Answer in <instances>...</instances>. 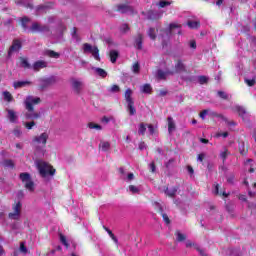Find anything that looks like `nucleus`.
Wrapping results in <instances>:
<instances>
[{
    "label": "nucleus",
    "mask_w": 256,
    "mask_h": 256,
    "mask_svg": "<svg viewBox=\"0 0 256 256\" xmlns=\"http://www.w3.org/2000/svg\"><path fill=\"white\" fill-rule=\"evenodd\" d=\"M32 33H49V26L34 22L30 28Z\"/></svg>",
    "instance_id": "11"
},
{
    "label": "nucleus",
    "mask_w": 256,
    "mask_h": 256,
    "mask_svg": "<svg viewBox=\"0 0 256 256\" xmlns=\"http://www.w3.org/2000/svg\"><path fill=\"white\" fill-rule=\"evenodd\" d=\"M238 115L242 117V119L245 121L247 119V111H245V108L238 106L237 108Z\"/></svg>",
    "instance_id": "28"
},
{
    "label": "nucleus",
    "mask_w": 256,
    "mask_h": 256,
    "mask_svg": "<svg viewBox=\"0 0 256 256\" xmlns=\"http://www.w3.org/2000/svg\"><path fill=\"white\" fill-rule=\"evenodd\" d=\"M21 66L24 67V69H31V64H29V61L25 58H20Z\"/></svg>",
    "instance_id": "36"
},
{
    "label": "nucleus",
    "mask_w": 256,
    "mask_h": 256,
    "mask_svg": "<svg viewBox=\"0 0 256 256\" xmlns=\"http://www.w3.org/2000/svg\"><path fill=\"white\" fill-rule=\"evenodd\" d=\"M71 85H72V89L76 93V95L81 94V91H83V81L76 79V78H72Z\"/></svg>",
    "instance_id": "12"
},
{
    "label": "nucleus",
    "mask_w": 256,
    "mask_h": 256,
    "mask_svg": "<svg viewBox=\"0 0 256 256\" xmlns=\"http://www.w3.org/2000/svg\"><path fill=\"white\" fill-rule=\"evenodd\" d=\"M92 69L96 75H99V77H107V71L103 70V68L93 67Z\"/></svg>",
    "instance_id": "24"
},
{
    "label": "nucleus",
    "mask_w": 256,
    "mask_h": 256,
    "mask_svg": "<svg viewBox=\"0 0 256 256\" xmlns=\"http://www.w3.org/2000/svg\"><path fill=\"white\" fill-rule=\"evenodd\" d=\"M19 49H21V42L19 40H15L8 51V55L11 57V54L17 53Z\"/></svg>",
    "instance_id": "17"
},
{
    "label": "nucleus",
    "mask_w": 256,
    "mask_h": 256,
    "mask_svg": "<svg viewBox=\"0 0 256 256\" xmlns=\"http://www.w3.org/2000/svg\"><path fill=\"white\" fill-rule=\"evenodd\" d=\"M23 211V204L21 202H15L12 205V210L8 214V218L12 221H19L21 219V212Z\"/></svg>",
    "instance_id": "5"
},
{
    "label": "nucleus",
    "mask_w": 256,
    "mask_h": 256,
    "mask_svg": "<svg viewBox=\"0 0 256 256\" xmlns=\"http://www.w3.org/2000/svg\"><path fill=\"white\" fill-rule=\"evenodd\" d=\"M27 85H31L30 81H17L14 82L13 87L14 89H21V87H27Z\"/></svg>",
    "instance_id": "22"
},
{
    "label": "nucleus",
    "mask_w": 256,
    "mask_h": 256,
    "mask_svg": "<svg viewBox=\"0 0 256 256\" xmlns=\"http://www.w3.org/2000/svg\"><path fill=\"white\" fill-rule=\"evenodd\" d=\"M218 97H220L221 99H229V95H227V93L223 91L218 92Z\"/></svg>",
    "instance_id": "52"
},
{
    "label": "nucleus",
    "mask_w": 256,
    "mask_h": 256,
    "mask_svg": "<svg viewBox=\"0 0 256 256\" xmlns=\"http://www.w3.org/2000/svg\"><path fill=\"white\" fill-rule=\"evenodd\" d=\"M216 137H223L224 139L229 137V133L228 132H218L216 133Z\"/></svg>",
    "instance_id": "53"
},
{
    "label": "nucleus",
    "mask_w": 256,
    "mask_h": 256,
    "mask_svg": "<svg viewBox=\"0 0 256 256\" xmlns=\"http://www.w3.org/2000/svg\"><path fill=\"white\" fill-rule=\"evenodd\" d=\"M20 179L24 185V187L28 191H35V182L31 179V175L29 173H21Z\"/></svg>",
    "instance_id": "6"
},
{
    "label": "nucleus",
    "mask_w": 256,
    "mask_h": 256,
    "mask_svg": "<svg viewBox=\"0 0 256 256\" xmlns=\"http://www.w3.org/2000/svg\"><path fill=\"white\" fill-rule=\"evenodd\" d=\"M45 67H47V62L43 60L36 61L32 66L35 71H41V69H45Z\"/></svg>",
    "instance_id": "18"
},
{
    "label": "nucleus",
    "mask_w": 256,
    "mask_h": 256,
    "mask_svg": "<svg viewBox=\"0 0 256 256\" xmlns=\"http://www.w3.org/2000/svg\"><path fill=\"white\" fill-rule=\"evenodd\" d=\"M41 103V98L37 96H27L24 100L25 109L27 112L25 113L26 119H39L41 117V113L36 112L33 105H39Z\"/></svg>",
    "instance_id": "1"
},
{
    "label": "nucleus",
    "mask_w": 256,
    "mask_h": 256,
    "mask_svg": "<svg viewBox=\"0 0 256 256\" xmlns=\"http://www.w3.org/2000/svg\"><path fill=\"white\" fill-rule=\"evenodd\" d=\"M148 131L150 133V135H153V133H155V128H153V125H148Z\"/></svg>",
    "instance_id": "64"
},
{
    "label": "nucleus",
    "mask_w": 256,
    "mask_h": 256,
    "mask_svg": "<svg viewBox=\"0 0 256 256\" xmlns=\"http://www.w3.org/2000/svg\"><path fill=\"white\" fill-rule=\"evenodd\" d=\"M133 95V90L132 89H127L125 92V100L126 103L128 105V111L130 115H135V113H137V111L135 110L134 102H133V98L131 97Z\"/></svg>",
    "instance_id": "8"
},
{
    "label": "nucleus",
    "mask_w": 256,
    "mask_h": 256,
    "mask_svg": "<svg viewBox=\"0 0 256 256\" xmlns=\"http://www.w3.org/2000/svg\"><path fill=\"white\" fill-rule=\"evenodd\" d=\"M111 93H119V86L118 85H113L110 88Z\"/></svg>",
    "instance_id": "57"
},
{
    "label": "nucleus",
    "mask_w": 256,
    "mask_h": 256,
    "mask_svg": "<svg viewBox=\"0 0 256 256\" xmlns=\"http://www.w3.org/2000/svg\"><path fill=\"white\" fill-rule=\"evenodd\" d=\"M49 139V134L44 132L38 136H35L32 140L34 145L35 153L38 157H45V153H47V149L45 148L47 145V140Z\"/></svg>",
    "instance_id": "2"
},
{
    "label": "nucleus",
    "mask_w": 256,
    "mask_h": 256,
    "mask_svg": "<svg viewBox=\"0 0 256 256\" xmlns=\"http://www.w3.org/2000/svg\"><path fill=\"white\" fill-rule=\"evenodd\" d=\"M117 11L119 13H129L130 15L135 13V10L129 4H120V5H118L117 6Z\"/></svg>",
    "instance_id": "14"
},
{
    "label": "nucleus",
    "mask_w": 256,
    "mask_h": 256,
    "mask_svg": "<svg viewBox=\"0 0 256 256\" xmlns=\"http://www.w3.org/2000/svg\"><path fill=\"white\" fill-rule=\"evenodd\" d=\"M128 191L132 195H139V193H141V189L138 186H135V185L128 186Z\"/></svg>",
    "instance_id": "25"
},
{
    "label": "nucleus",
    "mask_w": 256,
    "mask_h": 256,
    "mask_svg": "<svg viewBox=\"0 0 256 256\" xmlns=\"http://www.w3.org/2000/svg\"><path fill=\"white\" fill-rule=\"evenodd\" d=\"M99 149H101V151H103L104 153H107V151L111 149V144L107 141H101L99 144Z\"/></svg>",
    "instance_id": "20"
},
{
    "label": "nucleus",
    "mask_w": 256,
    "mask_h": 256,
    "mask_svg": "<svg viewBox=\"0 0 256 256\" xmlns=\"http://www.w3.org/2000/svg\"><path fill=\"white\" fill-rule=\"evenodd\" d=\"M147 34H148V37L152 39V41H155V39H157V29L149 28Z\"/></svg>",
    "instance_id": "27"
},
{
    "label": "nucleus",
    "mask_w": 256,
    "mask_h": 256,
    "mask_svg": "<svg viewBox=\"0 0 256 256\" xmlns=\"http://www.w3.org/2000/svg\"><path fill=\"white\" fill-rule=\"evenodd\" d=\"M176 193H177V189L175 188H171V189L167 188L165 190V194L168 195V197H175Z\"/></svg>",
    "instance_id": "34"
},
{
    "label": "nucleus",
    "mask_w": 256,
    "mask_h": 256,
    "mask_svg": "<svg viewBox=\"0 0 256 256\" xmlns=\"http://www.w3.org/2000/svg\"><path fill=\"white\" fill-rule=\"evenodd\" d=\"M145 131H147V125H145L144 123H141L138 127L139 135H145Z\"/></svg>",
    "instance_id": "35"
},
{
    "label": "nucleus",
    "mask_w": 256,
    "mask_h": 256,
    "mask_svg": "<svg viewBox=\"0 0 256 256\" xmlns=\"http://www.w3.org/2000/svg\"><path fill=\"white\" fill-rule=\"evenodd\" d=\"M83 53L87 54V53H91L92 56L94 57V59H96V61H99L100 57H99V48H97V46H91V44L89 43H84L83 44Z\"/></svg>",
    "instance_id": "9"
},
{
    "label": "nucleus",
    "mask_w": 256,
    "mask_h": 256,
    "mask_svg": "<svg viewBox=\"0 0 256 256\" xmlns=\"http://www.w3.org/2000/svg\"><path fill=\"white\" fill-rule=\"evenodd\" d=\"M140 71H141V65H139V62H135L132 65V72L135 74H139Z\"/></svg>",
    "instance_id": "33"
},
{
    "label": "nucleus",
    "mask_w": 256,
    "mask_h": 256,
    "mask_svg": "<svg viewBox=\"0 0 256 256\" xmlns=\"http://www.w3.org/2000/svg\"><path fill=\"white\" fill-rule=\"evenodd\" d=\"M253 163V160L249 159L247 160L246 162V169H249V173H255V165L252 164Z\"/></svg>",
    "instance_id": "30"
},
{
    "label": "nucleus",
    "mask_w": 256,
    "mask_h": 256,
    "mask_svg": "<svg viewBox=\"0 0 256 256\" xmlns=\"http://www.w3.org/2000/svg\"><path fill=\"white\" fill-rule=\"evenodd\" d=\"M45 55H47L48 57H52V59H59V53H57L53 50H47L45 52Z\"/></svg>",
    "instance_id": "32"
},
{
    "label": "nucleus",
    "mask_w": 256,
    "mask_h": 256,
    "mask_svg": "<svg viewBox=\"0 0 256 256\" xmlns=\"http://www.w3.org/2000/svg\"><path fill=\"white\" fill-rule=\"evenodd\" d=\"M135 47L136 49H143V35L138 34L135 39Z\"/></svg>",
    "instance_id": "21"
},
{
    "label": "nucleus",
    "mask_w": 256,
    "mask_h": 256,
    "mask_svg": "<svg viewBox=\"0 0 256 256\" xmlns=\"http://www.w3.org/2000/svg\"><path fill=\"white\" fill-rule=\"evenodd\" d=\"M24 127H26V129H28V130L33 129V127H35V121L25 122Z\"/></svg>",
    "instance_id": "45"
},
{
    "label": "nucleus",
    "mask_w": 256,
    "mask_h": 256,
    "mask_svg": "<svg viewBox=\"0 0 256 256\" xmlns=\"http://www.w3.org/2000/svg\"><path fill=\"white\" fill-rule=\"evenodd\" d=\"M2 164L4 167H9V168L15 167V164L11 160H5Z\"/></svg>",
    "instance_id": "44"
},
{
    "label": "nucleus",
    "mask_w": 256,
    "mask_h": 256,
    "mask_svg": "<svg viewBox=\"0 0 256 256\" xmlns=\"http://www.w3.org/2000/svg\"><path fill=\"white\" fill-rule=\"evenodd\" d=\"M60 242L64 247H69V243H67V238L63 234H60Z\"/></svg>",
    "instance_id": "43"
},
{
    "label": "nucleus",
    "mask_w": 256,
    "mask_h": 256,
    "mask_svg": "<svg viewBox=\"0 0 256 256\" xmlns=\"http://www.w3.org/2000/svg\"><path fill=\"white\" fill-rule=\"evenodd\" d=\"M27 23H29V18H27V17L22 18L23 29H27Z\"/></svg>",
    "instance_id": "55"
},
{
    "label": "nucleus",
    "mask_w": 256,
    "mask_h": 256,
    "mask_svg": "<svg viewBox=\"0 0 256 256\" xmlns=\"http://www.w3.org/2000/svg\"><path fill=\"white\" fill-rule=\"evenodd\" d=\"M187 67L183 63V60H176L174 67L170 70L171 75H176V73H185Z\"/></svg>",
    "instance_id": "10"
},
{
    "label": "nucleus",
    "mask_w": 256,
    "mask_h": 256,
    "mask_svg": "<svg viewBox=\"0 0 256 256\" xmlns=\"http://www.w3.org/2000/svg\"><path fill=\"white\" fill-rule=\"evenodd\" d=\"M188 47L193 50L197 49V42L195 40H190L188 42Z\"/></svg>",
    "instance_id": "48"
},
{
    "label": "nucleus",
    "mask_w": 256,
    "mask_h": 256,
    "mask_svg": "<svg viewBox=\"0 0 256 256\" xmlns=\"http://www.w3.org/2000/svg\"><path fill=\"white\" fill-rule=\"evenodd\" d=\"M111 119H113L112 117L111 118H109V117H107V116H104L102 119H101V121H102V123H109V121H111Z\"/></svg>",
    "instance_id": "61"
},
{
    "label": "nucleus",
    "mask_w": 256,
    "mask_h": 256,
    "mask_svg": "<svg viewBox=\"0 0 256 256\" xmlns=\"http://www.w3.org/2000/svg\"><path fill=\"white\" fill-rule=\"evenodd\" d=\"M88 127H89V129H96V131H101V129H103V127H101V125L95 124L93 122L88 123Z\"/></svg>",
    "instance_id": "39"
},
{
    "label": "nucleus",
    "mask_w": 256,
    "mask_h": 256,
    "mask_svg": "<svg viewBox=\"0 0 256 256\" xmlns=\"http://www.w3.org/2000/svg\"><path fill=\"white\" fill-rule=\"evenodd\" d=\"M119 173H120L121 179H123V181H126V183H131V181L135 179V174H133L132 172L125 171L124 168H120Z\"/></svg>",
    "instance_id": "13"
},
{
    "label": "nucleus",
    "mask_w": 256,
    "mask_h": 256,
    "mask_svg": "<svg viewBox=\"0 0 256 256\" xmlns=\"http://www.w3.org/2000/svg\"><path fill=\"white\" fill-rule=\"evenodd\" d=\"M227 155H229V150L228 149H224V151H222L220 153V157L223 159V161H225V159H227Z\"/></svg>",
    "instance_id": "49"
},
{
    "label": "nucleus",
    "mask_w": 256,
    "mask_h": 256,
    "mask_svg": "<svg viewBox=\"0 0 256 256\" xmlns=\"http://www.w3.org/2000/svg\"><path fill=\"white\" fill-rule=\"evenodd\" d=\"M188 27H190V29H199L200 24L198 21H189Z\"/></svg>",
    "instance_id": "37"
},
{
    "label": "nucleus",
    "mask_w": 256,
    "mask_h": 256,
    "mask_svg": "<svg viewBox=\"0 0 256 256\" xmlns=\"http://www.w3.org/2000/svg\"><path fill=\"white\" fill-rule=\"evenodd\" d=\"M239 151L241 155H246L247 151H245V144H242V146L239 147Z\"/></svg>",
    "instance_id": "59"
},
{
    "label": "nucleus",
    "mask_w": 256,
    "mask_h": 256,
    "mask_svg": "<svg viewBox=\"0 0 256 256\" xmlns=\"http://www.w3.org/2000/svg\"><path fill=\"white\" fill-rule=\"evenodd\" d=\"M214 193L216 195H222L223 197H229V194H227L226 192H219V184H216L214 188Z\"/></svg>",
    "instance_id": "40"
},
{
    "label": "nucleus",
    "mask_w": 256,
    "mask_h": 256,
    "mask_svg": "<svg viewBox=\"0 0 256 256\" xmlns=\"http://www.w3.org/2000/svg\"><path fill=\"white\" fill-rule=\"evenodd\" d=\"M120 31L122 33H128L129 32V25L127 24H122V26L120 27Z\"/></svg>",
    "instance_id": "50"
},
{
    "label": "nucleus",
    "mask_w": 256,
    "mask_h": 256,
    "mask_svg": "<svg viewBox=\"0 0 256 256\" xmlns=\"http://www.w3.org/2000/svg\"><path fill=\"white\" fill-rule=\"evenodd\" d=\"M36 167L43 179H47V177H53V175H55V169L53 166L43 160L36 161Z\"/></svg>",
    "instance_id": "3"
},
{
    "label": "nucleus",
    "mask_w": 256,
    "mask_h": 256,
    "mask_svg": "<svg viewBox=\"0 0 256 256\" xmlns=\"http://www.w3.org/2000/svg\"><path fill=\"white\" fill-rule=\"evenodd\" d=\"M3 97L5 101H8V102H11L13 99V96H11V93H9L8 91L3 92Z\"/></svg>",
    "instance_id": "42"
},
{
    "label": "nucleus",
    "mask_w": 256,
    "mask_h": 256,
    "mask_svg": "<svg viewBox=\"0 0 256 256\" xmlns=\"http://www.w3.org/2000/svg\"><path fill=\"white\" fill-rule=\"evenodd\" d=\"M198 81H199V83H200L201 85H204V83H207V77H205V76H200V77L198 78Z\"/></svg>",
    "instance_id": "56"
},
{
    "label": "nucleus",
    "mask_w": 256,
    "mask_h": 256,
    "mask_svg": "<svg viewBox=\"0 0 256 256\" xmlns=\"http://www.w3.org/2000/svg\"><path fill=\"white\" fill-rule=\"evenodd\" d=\"M139 149L140 151H143V149H147V144H145V142H140Z\"/></svg>",
    "instance_id": "62"
},
{
    "label": "nucleus",
    "mask_w": 256,
    "mask_h": 256,
    "mask_svg": "<svg viewBox=\"0 0 256 256\" xmlns=\"http://www.w3.org/2000/svg\"><path fill=\"white\" fill-rule=\"evenodd\" d=\"M72 37L73 39H76V41H79V36H77V28H73V31H72Z\"/></svg>",
    "instance_id": "58"
},
{
    "label": "nucleus",
    "mask_w": 256,
    "mask_h": 256,
    "mask_svg": "<svg viewBox=\"0 0 256 256\" xmlns=\"http://www.w3.org/2000/svg\"><path fill=\"white\" fill-rule=\"evenodd\" d=\"M19 251H20V253H23L24 255L27 254V247H25V242L20 243Z\"/></svg>",
    "instance_id": "47"
},
{
    "label": "nucleus",
    "mask_w": 256,
    "mask_h": 256,
    "mask_svg": "<svg viewBox=\"0 0 256 256\" xmlns=\"http://www.w3.org/2000/svg\"><path fill=\"white\" fill-rule=\"evenodd\" d=\"M163 220L165 221V223H167V225H169L170 220H169V216H167V214H162Z\"/></svg>",
    "instance_id": "63"
},
{
    "label": "nucleus",
    "mask_w": 256,
    "mask_h": 256,
    "mask_svg": "<svg viewBox=\"0 0 256 256\" xmlns=\"http://www.w3.org/2000/svg\"><path fill=\"white\" fill-rule=\"evenodd\" d=\"M159 17H161V14H155L153 11L148 12V19H159Z\"/></svg>",
    "instance_id": "41"
},
{
    "label": "nucleus",
    "mask_w": 256,
    "mask_h": 256,
    "mask_svg": "<svg viewBox=\"0 0 256 256\" xmlns=\"http://www.w3.org/2000/svg\"><path fill=\"white\" fill-rule=\"evenodd\" d=\"M38 87L43 91V89H47V87H51V85H55L57 83V77L50 76L48 78H39Z\"/></svg>",
    "instance_id": "7"
},
{
    "label": "nucleus",
    "mask_w": 256,
    "mask_h": 256,
    "mask_svg": "<svg viewBox=\"0 0 256 256\" xmlns=\"http://www.w3.org/2000/svg\"><path fill=\"white\" fill-rule=\"evenodd\" d=\"M215 115V112H211V110L209 109H206V110H203L202 112H200V117L204 120L205 117H207V115Z\"/></svg>",
    "instance_id": "38"
},
{
    "label": "nucleus",
    "mask_w": 256,
    "mask_h": 256,
    "mask_svg": "<svg viewBox=\"0 0 256 256\" xmlns=\"http://www.w3.org/2000/svg\"><path fill=\"white\" fill-rule=\"evenodd\" d=\"M140 90L142 93H151L153 88H151V84H144L143 86L140 87Z\"/></svg>",
    "instance_id": "31"
},
{
    "label": "nucleus",
    "mask_w": 256,
    "mask_h": 256,
    "mask_svg": "<svg viewBox=\"0 0 256 256\" xmlns=\"http://www.w3.org/2000/svg\"><path fill=\"white\" fill-rule=\"evenodd\" d=\"M175 131V121H173L172 117H168V132L171 135Z\"/></svg>",
    "instance_id": "26"
},
{
    "label": "nucleus",
    "mask_w": 256,
    "mask_h": 256,
    "mask_svg": "<svg viewBox=\"0 0 256 256\" xmlns=\"http://www.w3.org/2000/svg\"><path fill=\"white\" fill-rule=\"evenodd\" d=\"M7 118L9 119L10 123H17V112H15L14 110L11 109H7Z\"/></svg>",
    "instance_id": "19"
},
{
    "label": "nucleus",
    "mask_w": 256,
    "mask_h": 256,
    "mask_svg": "<svg viewBox=\"0 0 256 256\" xmlns=\"http://www.w3.org/2000/svg\"><path fill=\"white\" fill-rule=\"evenodd\" d=\"M186 247L187 248H191V247H194V249H196V251H198V253L201 255V256H209L207 253H205L204 250H202L198 245L197 243L195 242H192L190 240L186 241L185 243Z\"/></svg>",
    "instance_id": "15"
},
{
    "label": "nucleus",
    "mask_w": 256,
    "mask_h": 256,
    "mask_svg": "<svg viewBox=\"0 0 256 256\" xmlns=\"http://www.w3.org/2000/svg\"><path fill=\"white\" fill-rule=\"evenodd\" d=\"M172 33H178V35H181V25L177 23H171L169 25V29L161 34L160 39L162 41L163 47H166L167 41H169Z\"/></svg>",
    "instance_id": "4"
},
{
    "label": "nucleus",
    "mask_w": 256,
    "mask_h": 256,
    "mask_svg": "<svg viewBox=\"0 0 256 256\" xmlns=\"http://www.w3.org/2000/svg\"><path fill=\"white\" fill-rule=\"evenodd\" d=\"M13 135H15V137H21V135H22L21 129L15 128L13 130Z\"/></svg>",
    "instance_id": "54"
},
{
    "label": "nucleus",
    "mask_w": 256,
    "mask_h": 256,
    "mask_svg": "<svg viewBox=\"0 0 256 256\" xmlns=\"http://www.w3.org/2000/svg\"><path fill=\"white\" fill-rule=\"evenodd\" d=\"M168 75H172L171 70L169 69H167L166 71H163L161 69L156 71V79H159L160 81H165Z\"/></svg>",
    "instance_id": "16"
},
{
    "label": "nucleus",
    "mask_w": 256,
    "mask_h": 256,
    "mask_svg": "<svg viewBox=\"0 0 256 256\" xmlns=\"http://www.w3.org/2000/svg\"><path fill=\"white\" fill-rule=\"evenodd\" d=\"M168 5H171V2L169 0H161L159 2V7H161V8L168 7Z\"/></svg>",
    "instance_id": "46"
},
{
    "label": "nucleus",
    "mask_w": 256,
    "mask_h": 256,
    "mask_svg": "<svg viewBox=\"0 0 256 256\" xmlns=\"http://www.w3.org/2000/svg\"><path fill=\"white\" fill-rule=\"evenodd\" d=\"M175 236H176V241L178 243H183V241H186L187 239V234H183L181 233V231H176Z\"/></svg>",
    "instance_id": "23"
},
{
    "label": "nucleus",
    "mask_w": 256,
    "mask_h": 256,
    "mask_svg": "<svg viewBox=\"0 0 256 256\" xmlns=\"http://www.w3.org/2000/svg\"><path fill=\"white\" fill-rule=\"evenodd\" d=\"M49 6L44 5V6H38L37 11L38 13H41V11H45Z\"/></svg>",
    "instance_id": "60"
},
{
    "label": "nucleus",
    "mask_w": 256,
    "mask_h": 256,
    "mask_svg": "<svg viewBox=\"0 0 256 256\" xmlns=\"http://www.w3.org/2000/svg\"><path fill=\"white\" fill-rule=\"evenodd\" d=\"M118 57H119V52H117V50H111L110 51V61H111V63H116Z\"/></svg>",
    "instance_id": "29"
},
{
    "label": "nucleus",
    "mask_w": 256,
    "mask_h": 256,
    "mask_svg": "<svg viewBox=\"0 0 256 256\" xmlns=\"http://www.w3.org/2000/svg\"><path fill=\"white\" fill-rule=\"evenodd\" d=\"M245 83L248 85V87H253L255 85V79H245Z\"/></svg>",
    "instance_id": "51"
}]
</instances>
